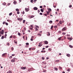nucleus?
<instances>
[{"label": "nucleus", "mask_w": 73, "mask_h": 73, "mask_svg": "<svg viewBox=\"0 0 73 73\" xmlns=\"http://www.w3.org/2000/svg\"><path fill=\"white\" fill-rule=\"evenodd\" d=\"M17 60V58H14L13 59H12L11 60V62H15Z\"/></svg>", "instance_id": "nucleus-1"}, {"label": "nucleus", "mask_w": 73, "mask_h": 73, "mask_svg": "<svg viewBox=\"0 0 73 73\" xmlns=\"http://www.w3.org/2000/svg\"><path fill=\"white\" fill-rule=\"evenodd\" d=\"M17 20L18 21H19L20 22H21V21H23V19L22 18H21L19 17L17 19Z\"/></svg>", "instance_id": "nucleus-2"}, {"label": "nucleus", "mask_w": 73, "mask_h": 73, "mask_svg": "<svg viewBox=\"0 0 73 73\" xmlns=\"http://www.w3.org/2000/svg\"><path fill=\"white\" fill-rule=\"evenodd\" d=\"M42 42H40L39 44V45H38V46L39 47H41V46H42L43 44H42Z\"/></svg>", "instance_id": "nucleus-3"}, {"label": "nucleus", "mask_w": 73, "mask_h": 73, "mask_svg": "<svg viewBox=\"0 0 73 73\" xmlns=\"http://www.w3.org/2000/svg\"><path fill=\"white\" fill-rule=\"evenodd\" d=\"M67 30V28L66 27H64L63 29H62V31H65Z\"/></svg>", "instance_id": "nucleus-4"}, {"label": "nucleus", "mask_w": 73, "mask_h": 73, "mask_svg": "<svg viewBox=\"0 0 73 73\" xmlns=\"http://www.w3.org/2000/svg\"><path fill=\"white\" fill-rule=\"evenodd\" d=\"M0 33H1V35H3L4 34V31L3 30H2L1 31H0Z\"/></svg>", "instance_id": "nucleus-5"}, {"label": "nucleus", "mask_w": 73, "mask_h": 73, "mask_svg": "<svg viewBox=\"0 0 73 73\" xmlns=\"http://www.w3.org/2000/svg\"><path fill=\"white\" fill-rule=\"evenodd\" d=\"M33 9L34 10H38V8H37V7H34Z\"/></svg>", "instance_id": "nucleus-6"}, {"label": "nucleus", "mask_w": 73, "mask_h": 73, "mask_svg": "<svg viewBox=\"0 0 73 73\" xmlns=\"http://www.w3.org/2000/svg\"><path fill=\"white\" fill-rule=\"evenodd\" d=\"M44 42L45 44H48V42L47 41H44Z\"/></svg>", "instance_id": "nucleus-7"}, {"label": "nucleus", "mask_w": 73, "mask_h": 73, "mask_svg": "<svg viewBox=\"0 0 73 73\" xmlns=\"http://www.w3.org/2000/svg\"><path fill=\"white\" fill-rule=\"evenodd\" d=\"M6 54H7L6 53H4L3 54H2V57H4L5 56V55Z\"/></svg>", "instance_id": "nucleus-8"}, {"label": "nucleus", "mask_w": 73, "mask_h": 73, "mask_svg": "<svg viewBox=\"0 0 73 73\" xmlns=\"http://www.w3.org/2000/svg\"><path fill=\"white\" fill-rule=\"evenodd\" d=\"M25 10L26 11L28 12L29 11L30 9H27V8H25Z\"/></svg>", "instance_id": "nucleus-9"}, {"label": "nucleus", "mask_w": 73, "mask_h": 73, "mask_svg": "<svg viewBox=\"0 0 73 73\" xmlns=\"http://www.w3.org/2000/svg\"><path fill=\"white\" fill-rule=\"evenodd\" d=\"M47 35L48 36H50V33L49 32H48L47 33Z\"/></svg>", "instance_id": "nucleus-10"}, {"label": "nucleus", "mask_w": 73, "mask_h": 73, "mask_svg": "<svg viewBox=\"0 0 73 73\" xmlns=\"http://www.w3.org/2000/svg\"><path fill=\"white\" fill-rule=\"evenodd\" d=\"M21 69H23V70H25L26 69V67H21Z\"/></svg>", "instance_id": "nucleus-11"}, {"label": "nucleus", "mask_w": 73, "mask_h": 73, "mask_svg": "<svg viewBox=\"0 0 73 73\" xmlns=\"http://www.w3.org/2000/svg\"><path fill=\"white\" fill-rule=\"evenodd\" d=\"M35 17V16L34 15H31V17H29V18L30 19H31V18H33V17Z\"/></svg>", "instance_id": "nucleus-12"}, {"label": "nucleus", "mask_w": 73, "mask_h": 73, "mask_svg": "<svg viewBox=\"0 0 73 73\" xmlns=\"http://www.w3.org/2000/svg\"><path fill=\"white\" fill-rule=\"evenodd\" d=\"M42 63L44 64H46V62H42Z\"/></svg>", "instance_id": "nucleus-13"}, {"label": "nucleus", "mask_w": 73, "mask_h": 73, "mask_svg": "<svg viewBox=\"0 0 73 73\" xmlns=\"http://www.w3.org/2000/svg\"><path fill=\"white\" fill-rule=\"evenodd\" d=\"M13 3H14V4L15 5L16 4H17V1H14L13 2Z\"/></svg>", "instance_id": "nucleus-14"}, {"label": "nucleus", "mask_w": 73, "mask_h": 73, "mask_svg": "<svg viewBox=\"0 0 73 73\" xmlns=\"http://www.w3.org/2000/svg\"><path fill=\"white\" fill-rule=\"evenodd\" d=\"M14 43H15V44H17V42L16 40H15L14 41Z\"/></svg>", "instance_id": "nucleus-15"}, {"label": "nucleus", "mask_w": 73, "mask_h": 73, "mask_svg": "<svg viewBox=\"0 0 73 73\" xmlns=\"http://www.w3.org/2000/svg\"><path fill=\"white\" fill-rule=\"evenodd\" d=\"M44 9H40V11L42 12H44V10H43Z\"/></svg>", "instance_id": "nucleus-16"}, {"label": "nucleus", "mask_w": 73, "mask_h": 73, "mask_svg": "<svg viewBox=\"0 0 73 73\" xmlns=\"http://www.w3.org/2000/svg\"><path fill=\"white\" fill-rule=\"evenodd\" d=\"M59 23H60V24L61 25L62 24V21H60L59 22Z\"/></svg>", "instance_id": "nucleus-17"}, {"label": "nucleus", "mask_w": 73, "mask_h": 73, "mask_svg": "<svg viewBox=\"0 0 73 73\" xmlns=\"http://www.w3.org/2000/svg\"><path fill=\"white\" fill-rule=\"evenodd\" d=\"M54 69L55 70H56V71L58 70V68H56V67H54Z\"/></svg>", "instance_id": "nucleus-18"}, {"label": "nucleus", "mask_w": 73, "mask_h": 73, "mask_svg": "<svg viewBox=\"0 0 73 73\" xmlns=\"http://www.w3.org/2000/svg\"><path fill=\"white\" fill-rule=\"evenodd\" d=\"M16 10L17 11H19V9H16Z\"/></svg>", "instance_id": "nucleus-19"}, {"label": "nucleus", "mask_w": 73, "mask_h": 73, "mask_svg": "<svg viewBox=\"0 0 73 73\" xmlns=\"http://www.w3.org/2000/svg\"><path fill=\"white\" fill-rule=\"evenodd\" d=\"M70 68H68V70H67V71L68 72H70Z\"/></svg>", "instance_id": "nucleus-20"}, {"label": "nucleus", "mask_w": 73, "mask_h": 73, "mask_svg": "<svg viewBox=\"0 0 73 73\" xmlns=\"http://www.w3.org/2000/svg\"><path fill=\"white\" fill-rule=\"evenodd\" d=\"M37 35H39L40 36H41L42 35V34L40 33H38Z\"/></svg>", "instance_id": "nucleus-21"}, {"label": "nucleus", "mask_w": 73, "mask_h": 73, "mask_svg": "<svg viewBox=\"0 0 73 73\" xmlns=\"http://www.w3.org/2000/svg\"><path fill=\"white\" fill-rule=\"evenodd\" d=\"M32 68H31L30 69H29L28 70V71L29 72H30L31 71V69Z\"/></svg>", "instance_id": "nucleus-22"}, {"label": "nucleus", "mask_w": 73, "mask_h": 73, "mask_svg": "<svg viewBox=\"0 0 73 73\" xmlns=\"http://www.w3.org/2000/svg\"><path fill=\"white\" fill-rule=\"evenodd\" d=\"M66 55L67 56L69 57H70V55L69 54H67Z\"/></svg>", "instance_id": "nucleus-23"}, {"label": "nucleus", "mask_w": 73, "mask_h": 73, "mask_svg": "<svg viewBox=\"0 0 73 73\" xmlns=\"http://www.w3.org/2000/svg\"><path fill=\"white\" fill-rule=\"evenodd\" d=\"M52 23V21L51 20H50V21H49V23L50 24H51Z\"/></svg>", "instance_id": "nucleus-24"}, {"label": "nucleus", "mask_w": 73, "mask_h": 73, "mask_svg": "<svg viewBox=\"0 0 73 73\" xmlns=\"http://www.w3.org/2000/svg\"><path fill=\"white\" fill-rule=\"evenodd\" d=\"M36 49V48H32V50H35Z\"/></svg>", "instance_id": "nucleus-25"}, {"label": "nucleus", "mask_w": 73, "mask_h": 73, "mask_svg": "<svg viewBox=\"0 0 73 73\" xmlns=\"http://www.w3.org/2000/svg\"><path fill=\"white\" fill-rule=\"evenodd\" d=\"M18 35H19V36H21V33H18Z\"/></svg>", "instance_id": "nucleus-26"}, {"label": "nucleus", "mask_w": 73, "mask_h": 73, "mask_svg": "<svg viewBox=\"0 0 73 73\" xmlns=\"http://www.w3.org/2000/svg\"><path fill=\"white\" fill-rule=\"evenodd\" d=\"M35 29L36 31H38V29L37 28H36V27H35Z\"/></svg>", "instance_id": "nucleus-27"}, {"label": "nucleus", "mask_w": 73, "mask_h": 73, "mask_svg": "<svg viewBox=\"0 0 73 73\" xmlns=\"http://www.w3.org/2000/svg\"><path fill=\"white\" fill-rule=\"evenodd\" d=\"M3 38H4V36H2L1 37V39H3Z\"/></svg>", "instance_id": "nucleus-28"}, {"label": "nucleus", "mask_w": 73, "mask_h": 73, "mask_svg": "<svg viewBox=\"0 0 73 73\" xmlns=\"http://www.w3.org/2000/svg\"><path fill=\"white\" fill-rule=\"evenodd\" d=\"M7 36V34H5V38H6V37Z\"/></svg>", "instance_id": "nucleus-29"}, {"label": "nucleus", "mask_w": 73, "mask_h": 73, "mask_svg": "<svg viewBox=\"0 0 73 73\" xmlns=\"http://www.w3.org/2000/svg\"><path fill=\"white\" fill-rule=\"evenodd\" d=\"M69 47H70V48H72V47H73L71 45H69Z\"/></svg>", "instance_id": "nucleus-30"}, {"label": "nucleus", "mask_w": 73, "mask_h": 73, "mask_svg": "<svg viewBox=\"0 0 73 73\" xmlns=\"http://www.w3.org/2000/svg\"><path fill=\"white\" fill-rule=\"evenodd\" d=\"M25 20H23V23H25Z\"/></svg>", "instance_id": "nucleus-31"}, {"label": "nucleus", "mask_w": 73, "mask_h": 73, "mask_svg": "<svg viewBox=\"0 0 73 73\" xmlns=\"http://www.w3.org/2000/svg\"><path fill=\"white\" fill-rule=\"evenodd\" d=\"M12 14V13H10L9 14V16H11V15Z\"/></svg>", "instance_id": "nucleus-32"}, {"label": "nucleus", "mask_w": 73, "mask_h": 73, "mask_svg": "<svg viewBox=\"0 0 73 73\" xmlns=\"http://www.w3.org/2000/svg\"><path fill=\"white\" fill-rule=\"evenodd\" d=\"M59 62V60H56V62Z\"/></svg>", "instance_id": "nucleus-33"}, {"label": "nucleus", "mask_w": 73, "mask_h": 73, "mask_svg": "<svg viewBox=\"0 0 73 73\" xmlns=\"http://www.w3.org/2000/svg\"><path fill=\"white\" fill-rule=\"evenodd\" d=\"M11 49L12 50H13L14 49L13 47H11Z\"/></svg>", "instance_id": "nucleus-34"}, {"label": "nucleus", "mask_w": 73, "mask_h": 73, "mask_svg": "<svg viewBox=\"0 0 73 73\" xmlns=\"http://www.w3.org/2000/svg\"><path fill=\"white\" fill-rule=\"evenodd\" d=\"M13 38H16V36H13Z\"/></svg>", "instance_id": "nucleus-35"}, {"label": "nucleus", "mask_w": 73, "mask_h": 73, "mask_svg": "<svg viewBox=\"0 0 73 73\" xmlns=\"http://www.w3.org/2000/svg\"><path fill=\"white\" fill-rule=\"evenodd\" d=\"M9 73H12V71H9Z\"/></svg>", "instance_id": "nucleus-36"}, {"label": "nucleus", "mask_w": 73, "mask_h": 73, "mask_svg": "<svg viewBox=\"0 0 73 73\" xmlns=\"http://www.w3.org/2000/svg\"><path fill=\"white\" fill-rule=\"evenodd\" d=\"M24 14H25V12L24 11H23V12L22 13V14L24 15Z\"/></svg>", "instance_id": "nucleus-37"}, {"label": "nucleus", "mask_w": 73, "mask_h": 73, "mask_svg": "<svg viewBox=\"0 0 73 73\" xmlns=\"http://www.w3.org/2000/svg\"><path fill=\"white\" fill-rule=\"evenodd\" d=\"M69 7V8H71V7H72V5H70Z\"/></svg>", "instance_id": "nucleus-38"}, {"label": "nucleus", "mask_w": 73, "mask_h": 73, "mask_svg": "<svg viewBox=\"0 0 73 73\" xmlns=\"http://www.w3.org/2000/svg\"><path fill=\"white\" fill-rule=\"evenodd\" d=\"M61 37L59 38L58 39V40H61Z\"/></svg>", "instance_id": "nucleus-39"}, {"label": "nucleus", "mask_w": 73, "mask_h": 73, "mask_svg": "<svg viewBox=\"0 0 73 73\" xmlns=\"http://www.w3.org/2000/svg\"><path fill=\"white\" fill-rule=\"evenodd\" d=\"M53 28V26H52L51 28H50L51 29H52Z\"/></svg>", "instance_id": "nucleus-40"}, {"label": "nucleus", "mask_w": 73, "mask_h": 73, "mask_svg": "<svg viewBox=\"0 0 73 73\" xmlns=\"http://www.w3.org/2000/svg\"><path fill=\"white\" fill-rule=\"evenodd\" d=\"M32 49V48H30L29 49V50H30V51H31V50Z\"/></svg>", "instance_id": "nucleus-41"}, {"label": "nucleus", "mask_w": 73, "mask_h": 73, "mask_svg": "<svg viewBox=\"0 0 73 73\" xmlns=\"http://www.w3.org/2000/svg\"><path fill=\"white\" fill-rule=\"evenodd\" d=\"M42 59L43 60H44V59H45L44 58V57H42Z\"/></svg>", "instance_id": "nucleus-42"}, {"label": "nucleus", "mask_w": 73, "mask_h": 73, "mask_svg": "<svg viewBox=\"0 0 73 73\" xmlns=\"http://www.w3.org/2000/svg\"><path fill=\"white\" fill-rule=\"evenodd\" d=\"M5 23H6V22H3V24L4 25Z\"/></svg>", "instance_id": "nucleus-43"}, {"label": "nucleus", "mask_w": 73, "mask_h": 73, "mask_svg": "<svg viewBox=\"0 0 73 73\" xmlns=\"http://www.w3.org/2000/svg\"><path fill=\"white\" fill-rule=\"evenodd\" d=\"M29 43H26V45H29Z\"/></svg>", "instance_id": "nucleus-44"}, {"label": "nucleus", "mask_w": 73, "mask_h": 73, "mask_svg": "<svg viewBox=\"0 0 73 73\" xmlns=\"http://www.w3.org/2000/svg\"><path fill=\"white\" fill-rule=\"evenodd\" d=\"M6 3H3V5H4V6H5L6 5Z\"/></svg>", "instance_id": "nucleus-45"}, {"label": "nucleus", "mask_w": 73, "mask_h": 73, "mask_svg": "<svg viewBox=\"0 0 73 73\" xmlns=\"http://www.w3.org/2000/svg\"><path fill=\"white\" fill-rule=\"evenodd\" d=\"M48 11H52V10L51 9H49Z\"/></svg>", "instance_id": "nucleus-46"}, {"label": "nucleus", "mask_w": 73, "mask_h": 73, "mask_svg": "<svg viewBox=\"0 0 73 73\" xmlns=\"http://www.w3.org/2000/svg\"><path fill=\"white\" fill-rule=\"evenodd\" d=\"M59 69H61V70L62 69V67H60V66H59Z\"/></svg>", "instance_id": "nucleus-47"}, {"label": "nucleus", "mask_w": 73, "mask_h": 73, "mask_svg": "<svg viewBox=\"0 0 73 73\" xmlns=\"http://www.w3.org/2000/svg\"><path fill=\"white\" fill-rule=\"evenodd\" d=\"M7 45H8V46H9V45H10L9 43H7Z\"/></svg>", "instance_id": "nucleus-48"}, {"label": "nucleus", "mask_w": 73, "mask_h": 73, "mask_svg": "<svg viewBox=\"0 0 73 73\" xmlns=\"http://www.w3.org/2000/svg\"><path fill=\"white\" fill-rule=\"evenodd\" d=\"M65 34H66L65 33H62V34L63 35H65Z\"/></svg>", "instance_id": "nucleus-49"}, {"label": "nucleus", "mask_w": 73, "mask_h": 73, "mask_svg": "<svg viewBox=\"0 0 73 73\" xmlns=\"http://www.w3.org/2000/svg\"><path fill=\"white\" fill-rule=\"evenodd\" d=\"M5 25H8V24L7 23H5Z\"/></svg>", "instance_id": "nucleus-50"}, {"label": "nucleus", "mask_w": 73, "mask_h": 73, "mask_svg": "<svg viewBox=\"0 0 73 73\" xmlns=\"http://www.w3.org/2000/svg\"><path fill=\"white\" fill-rule=\"evenodd\" d=\"M33 0H31V2L32 3H33Z\"/></svg>", "instance_id": "nucleus-51"}, {"label": "nucleus", "mask_w": 73, "mask_h": 73, "mask_svg": "<svg viewBox=\"0 0 73 73\" xmlns=\"http://www.w3.org/2000/svg\"><path fill=\"white\" fill-rule=\"evenodd\" d=\"M40 12V10L39 9L38 10V12L39 13Z\"/></svg>", "instance_id": "nucleus-52"}, {"label": "nucleus", "mask_w": 73, "mask_h": 73, "mask_svg": "<svg viewBox=\"0 0 73 73\" xmlns=\"http://www.w3.org/2000/svg\"><path fill=\"white\" fill-rule=\"evenodd\" d=\"M12 56H11L9 57V58L10 59H11L12 58Z\"/></svg>", "instance_id": "nucleus-53"}, {"label": "nucleus", "mask_w": 73, "mask_h": 73, "mask_svg": "<svg viewBox=\"0 0 73 73\" xmlns=\"http://www.w3.org/2000/svg\"><path fill=\"white\" fill-rule=\"evenodd\" d=\"M72 38H70V40L71 41L72 40Z\"/></svg>", "instance_id": "nucleus-54"}, {"label": "nucleus", "mask_w": 73, "mask_h": 73, "mask_svg": "<svg viewBox=\"0 0 73 73\" xmlns=\"http://www.w3.org/2000/svg\"><path fill=\"white\" fill-rule=\"evenodd\" d=\"M54 28L55 29H56V28H57V26H54Z\"/></svg>", "instance_id": "nucleus-55"}, {"label": "nucleus", "mask_w": 73, "mask_h": 73, "mask_svg": "<svg viewBox=\"0 0 73 73\" xmlns=\"http://www.w3.org/2000/svg\"><path fill=\"white\" fill-rule=\"evenodd\" d=\"M17 14H20V12L19 11H18V12H17Z\"/></svg>", "instance_id": "nucleus-56"}, {"label": "nucleus", "mask_w": 73, "mask_h": 73, "mask_svg": "<svg viewBox=\"0 0 73 73\" xmlns=\"http://www.w3.org/2000/svg\"><path fill=\"white\" fill-rule=\"evenodd\" d=\"M40 8H42L43 7L42 6H40Z\"/></svg>", "instance_id": "nucleus-57"}, {"label": "nucleus", "mask_w": 73, "mask_h": 73, "mask_svg": "<svg viewBox=\"0 0 73 73\" xmlns=\"http://www.w3.org/2000/svg\"><path fill=\"white\" fill-rule=\"evenodd\" d=\"M11 5V3H9L8 4V6H9V5Z\"/></svg>", "instance_id": "nucleus-58"}, {"label": "nucleus", "mask_w": 73, "mask_h": 73, "mask_svg": "<svg viewBox=\"0 0 73 73\" xmlns=\"http://www.w3.org/2000/svg\"><path fill=\"white\" fill-rule=\"evenodd\" d=\"M47 14L48 15H49V12L48 11H47Z\"/></svg>", "instance_id": "nucleus-59"}, {"label": "nucleus", "mask_w": 73, "mask_h": 73, "mask_svg": "<svg viewBox=\"0 0 73 73\" xmlns=\"http://www.w3.org/2000/svg\"><path fill=\"white\" fill-rule=\"evenodd\" d=\"M31 41H33V39L31 38Z\"/></svg>", "instance_id": "nucleus-60"}, {"label": "nucleus", "mask_w": 73, "mask_h": 73, "mask_svg": "<svg viewBox=\"0 0 73 73\" xmlns=\"http://www.w3.org/2000/svg\"><path fill=\"white\" fill-rule=\"evenodd\" d=\"M46 70H43V72H46Z\"/></svg>", "instance_id": "nucleus-61"}, {"label": "nucleus", "mask_w": 73, "mask_h": 73, "mask_svg": "<svg viewBox=\"0 0 73 73\" xmlns=\"http://www.w3.org/2000/svg\"><path fill=\"white\" fill-rule=\"evenodd\" d=\"M12 37H13V36H11L10 37V38H12Z\"/></svg>", "instance_id": "nucleus-62"}, {"label": "nucleus", "mask_w": 73, "mask_h": 73, "mask_svg": "<svg viewBox=\"0 0 73 73\" xmlns=\"http://www.w3.org/2000/svg\"><path fill=\"white\" fill-rule=\"evenodd\" d=\"M37 53H39V50H37Z\"/></svg>", "instance_id": "nucleus-63"}, {"label": "nucleus", "mask_w": 73, "mask_h": 73, "mask_svg": "<svg viewBox=\"0 0 73 73\" xmlns=\"http://www.w3.org/2000/svg\"><path fill=\"white\" fill-rule=\"evenodd\" d=\"M40 15H42V13H40Z\"/></svg>", "instance_id": "nucleus-64"}]
</instances>
